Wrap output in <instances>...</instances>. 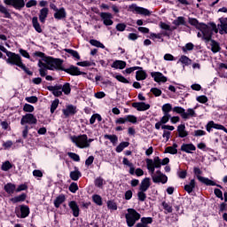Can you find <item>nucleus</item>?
<instances>
[{
    "label": "nucleus",
    "mask_w": 227,
    "mask_h": 227,
    "mask_svg": "<svg viewBox=\"0 0 227 227\" xmlns=\"http://www.w3.org/2000/svg\"><path fill=\"white\" fill-rule=\"evenodd\" d=\"M7 58L8 59H6V63L19 67V68L24 70L27 75H33L32 71H30L29 68H27L26 65L22 63V58H20V55L11 51L7 53Z\"/></svg>",
    "instance_id": "nucleus-1"
},
{
    "label": "nucleus",
    "mask_w": 227,
    "mask_h": 227,
    "mask_svg": "<svg viewBox=\"0 0 227 227\" xmlns=\"http://www.w3.org/2000/svg\"><path fill=\"white\" fill-rule=\"evenodd\" d=\"M43 61L39 60L38 67L39 68H46L47 70H58V67L63 65L61 59H54L52 57H44Z\"/></svg>",
    "instance_id": "nucleus-2"
},
{
    "label": "nucleus",
    "mask_w": 227,
    "mask_h": 227,
    "mask_svg": "<svg viewBox=\"0 0 227 227\" xmlns=\"http://www.w3.org/2000/svg\"><path fill=\"white\" fill-rule=\"evenodd\" d=\"M199 31L202 32V40H205L206 43L212 42V35L214 33H219L217 25L214 22L209 23V26L204 23Z\"/></svg>",
    "instance_id": "nucleus-3"
},
{
    "label": "nucleus",
    "mask_w": 227,
    "mask_h": 227,
    "mask_svg": "<svg viewBox=\"0 0 227 227\" xmlns=\"http://www.w3.org/2000/svg\"><path fill=\"white\" fill-rule=\"evenodd\" d=\"M147 169L151 173H155V168L157 169H160L162 166H166V164H169V158H164L160 160V158L158 156L154 157L153 160L146 159L145 160Z\"/></svg>",
    "instance_id": "nucleus-4"
},
{
    "label": "nucleus",
    "mask_w": 227,
    "mask_h": 227,
    "mask_svg": "<svg viewBox=\"0 0 227 227\" xmlns=\"http://www.w3.org/2000/svg\"><path fill=\"white\" fill-rule=\"evenodd\" d=\"M127 212L128 213L125 215L127 226L132 227L141 219V214L134 208H128Z\"/></svg>",
    "instance_id": "nucleus-5"
},
{
    "label": "nucleus",
    "mask_w": 227,
    "mask_h": 227,
    "mask_svg": "<svg viewBox=\"0 0 227 227\" xmlns=\"http://www.w3.org/2000/svg\"><path fill=\"white\" fill-rule=\"evenodd\" d=\"M193 173L195 176H197L199 182H200L201 184H204V185H209L213 187L215 186V187H219L220 189H223V187L220 184H217L215 182L210 180L207 177L201 176V175H203V171L200 168L194 167Z\"/></svg>",
    "instance_id": "nucleus-6"
},
{
    "label": "nucleus",
    "mask_w": 227,
    "mask_h": 227,
    "mask_svg": "<svg viewBox=\"0 0 227 227\" xmlns=\"http://www.w3.org/2000/svg\"><path fill=\"white\" fill-rule=\"evenodd\" d=\"M71 140L76 145L77 148H90V144H88V135L86 134L72 137Z\"/></svg>",
    "instance_id": "nucleus-7"
},
{
    "label": "nucleus",
    "mask_w": 227,
    "mask_h": 227,
    "mask_svg": "<svg viewBox=\"0 0 227 227\" xmlns=\"http://www.w3.org/2000/svg\"><path fill=\"white\" fill-rule=\"evenodd\" d=\"M57 70H61L62 72H66L69 74V75H86V73L81 71L79 67L75 66H70L69 68L63 67V65L59 66Z\"/></svg>",
    "instance_id": "nucleus-8"
},
{
    "label": "nucleus",
    "mask_w": 227,
    "mask_h": 227,
    "mask_svg": "<svg viewBox=\"0 0 227 227\" xmlns=\"http://www.w3.org/2000/svg\"><path fill=\"white\" fill-rule=\"evenodd\" d=\"M129 12H135L138 15H144L145 17H150L152 15V12L148 9L137 6V4H132L131 5H129Z\"/></svg>",
    "instance_id": "nucleus-9"
},
{
    "label": "nucleus",
    "mask_w": 227,
    "mask_h": 227,
    "mask_svg": "<svg viewBox=\"0 0 227 227\" xmlns=\"http://www.w3.org/2000/svg\"><path fill=\"white\" fill-rule=\"evenodd\" d=\"M38 120L33 114H26L20 120V125H36Z\"/></svg>",
    "instance_id": "nucleus-10"
},
{
    "label": "nucleus",
    "mask_w": 227,
    "mask_h": 227,
    "mask_svg": "<svg viewBox=\"0 0 227 227\" xmlns=\"http://www.w3.org/2000/svg\"><path fill=\"white\" fill-rule=\"evenodd\" d=\"M29 207L27 205H20V208L15 207V214L19 219H26L29 215Z\"/></svg>",
    "instance_id": "nucleus-11"
},
{
    "label": "nucleus",
    "mask_w": 227,
    "mask_h": 227,
    "mask_svg": "<svg viewBox=\"0 0 227 227\" xmlns=\"http://www.w3.org/2000/svg\"><path fill=\"white\" fill-rule=\"evenodd\" d=\"M99 17L103 20L105 26H113V14H111V12H100Z\"/></svg>",
    "instance_id": "nucleus-12"
},
{
    "label": "nucleus",
    "mask_w": 227,
    "mask_h": 227,
    "mask_svg": "<svg viewBox=\"0 0 227 227\" xmlns=\"http://www.w3.org/2000/svg\"><path fill=\"white\" fill-rule=\"evenodd\" d=\"M62 113L66 118H68V116H74V114L77 113V107L74 105H68L62 110Z\"/></svg>",
    "instance_id": "nucleus-13"
},
{
    "label": "nucleus",
    "mask_w": 227,
    "mask_h": 227,
    "mask_svg": "<svg viewBox=\"0 0 227 227\" xmlns=\"http://www.w3.org/2000/svg\"><path fill=\"white\" fill-rule=\"evenodd\" d=\"M47 90L49 91H51L52 95L54 97H61L63 95V92L61 90V84H56L54 86H48Z\"/></svg>",
    "instance_id": "nucleus-14"
},
{
    "label": "nucleus",
    "mask_w": 227,
    "mask_h": 227,
    "mask_svg": "<svg viewBox=\"0 0 227 227\" xmlns=\"http://www.w3.org/2000/svg\"><path fill=\"white\" fill-rule=\"evenodd\" d=\"M151 77H153L155 82H168V77L164 76L160 72L151 73Z\"/></svg>",
    "instance_id": "nucleus-15"
},
{
    "label": "nucleus",
    "mask_w": 227,
    "mask_h": 227,
    "mask_svg": "<svg viewBox=\"0 0 227 227\" xmlns=\"http://www.w3.org/2000/svg\"><path fill=\"white\" fill-rule=\"evenodd\" d=\"M220 24H218L219 33L221 35H227V18H220Z\"/></svg>",
    "instance_id": "nucleus-16"
},
{
    "label": "nucleus",
    "mask_w": 227,
    "mask_h": 227,
    "mask_svg": "<svg viewBox=\"0 0 227 227\" xmlns=\"http://www.w3.org/2000/svg\"><path fill=\"white\" fill-rule=\"evenodd\" d=\"M131 106L137 109V111H148V109H150V104L145 102H134Z\"/></svg>",
    "instance_id": "nucleus-17"
},
{
    "label": "nucleus",
    "mask_w": 227,
    "mask_h": 227,
    "mask_svg": "<svg viewBox=\"0 0 227 227\" xmlns=\"http://www.w3.org/2000/svg\"><path fill=\"white\" fill-rule=\"evenodd\" d=\"M53 17L56 20H63V19H67V10H65L64 7L59 8L55 11Z\"/></svg>",
    "instance_id": "nucleus-18"
},
{
    "label": "nucleus",
    "mask_w": 227,
    "mask_h": 227,
    "mask_svg": "<svg viewBox=\"0 0 227 227\" xmlns=\"http://www.w3.org/2000/svg\"><path fill=\"white\" fill-rule=\"evenodd\" d=\"M153 182L154 184H167L168 183V176H157L155 172L151 173Z\"/></svg>",
    "instance_id": "nucleus-19"
},
{
    "label": "nucleus",
    "mask_w": 227,
    "mask_h": 227,
    "mask_svg": "<svg viewBox=\"0 0 227 227\" xmlns=\"http://www.w3.org/2000/svg\"><path fill=\"white\" fill-rule=\"evenodd\" d=\"M68 205H69V208L73 212L74 217H79L81 209L79 208V205H77V202H75V200H71Z\"/></svg>",
    "instance_id": "nucleus-20"
},
{
    "label": "nucleus",
    "mask_w": 227,
    "mask_h": 227,
    "mask_svg": "<svg viewBox=\"0 0 227 227\" xmlns=\"http://www.w3.org/2000/svg\"><path fill=\"white\" fill-rule=\"evenodd\" d=\"M153 223V218L152 217H142L140 223H137L135 227H150L148 224Z\"/></svg>",
    "instance_id": "nucleus-21"
},
{
    "label": "nucleus",
    "mask_w": 227,
    "mask_h": 227,
    "mask_svg": "<svg viewBox=\"0 0 227 227\" xmlns=\"http://www.w3.org/2000/svg\"><path fill=\"white\" fill-rule=\"evenodd\" d=\"M181 152H185V153H192V152H196V145L193 144H183L181 145Z\"/></svg>",
    "instance_id": "nucleus-22"
},
{
    "label": "nucleus",
    "mask_w": 227,
    "mask_h": 227,
    "mask_svg": "<svg viewBox=\"0 0 227 227\" xmlns=\"http://www.w3.org/2000/svg\"><path fill=\"white\" fill-rule=\"evenodd\" d=\"M150 177H145L141 181V184L139 185V191H143L145 192L148 191V189H150Z\"/></svg>",
    "instance_id": "nucleus-23"
},
{
    "label": "nucleus",
    "mask_w": 227,
    "mask_h": 227,
    "mask_svg": "<svg viewBox=\"0 0 227 227\" xmlns=\"http://www.w3.org/2000/svg\"><path fill=\"white\" fill-rule=\"evenodd\" d=\"M177 133H178V137H187L189 136V132L185 129V124H180L177 127Z\"/></svg>",
    "instance_id": "nucleus-24"
},
{
    "label": "nucleus",
    "mask_w": 227,
    "mask_h": 227,
    "mask_svg": "<svg viewBox=\"0 0 227 227\" xmlns=\"http://www.w3.org/2000/svg\"><path fill=\"white\" fill-rule=\"evenodd\" d=\"M47 15H49V8L44 7L40 10L39 13V20L42 24L45 23V20L47 19Z\"/></svg>",
    "instance_id": "nucleus-25"
},
{
    "label": "nucleus",
    "mask_w": 227,
    "mask_h": 227,
    "mask_svg": "<svg viewBox=\"0 0 227 227\" xmlns=\"http://www.w3.org/2000/svg\"><path fill=\"white\" fill-rule=\"evenodd\" d=\"M66 200H67V198L65 197V195H63V194L59 195L54 200L55 208H59V207H61L62 203H65Z\"/></svg>",
    "instance_id": "nucleus-26"
},
{
    "label": "nucleus",
    "mask_w": 227,
    "mask_h": 227,
    "mask_svg": "<svg viewBox=\"0 0 227 227\" xmlns=\"http://www.w3.org/2000/svg\"><path fill=\"white\" fill-rule=\"evenodd\" d=\"M74 169V171L70 172V178L71 180L77 182V180H79V178L82 176V174H81V171H79V168H77V167H75Z\"/></svg>",
    "instance_id": "nucleus-27"
},
{
    "label": "nucleus",
    "mask_w": 227,
    "mask_h": 227,
    "mask_svg": "<svg viewBox=\"0 0 227 227\" xmlns=\"http://www.w3.org/2000/svg\"><path fill=\"white\" fill-rule=\"evenodd\" d=\"M196 112L192 108H188L187 111L183 114V120H189V118H195Z\"/></svg>",
    "instance_id": "nucleus-28"
},
{
    "label": "nucleus",
    "mask_w": 227,
    "mask_h": 227,
    "mask_svg": "<svg viewBox=\"0 0 227 227\" xmlns=\"http://www.w3.org/2000/svg\"><path fill=\"white\" fill-rule=\"evenodd\" d=\"M137 70L138 71L136 72L137 81H145V79H146V77H148V74L143 69H137Z\"/></svg>",
    "instance_id": "nucleus-29"
},
{
    "label": "nucleus",
    "mask_w": 227,
    "mask_h": 227,
    "mask_svg": "<svg viewBox=\"0 0 227 227\" xmlns=\"http://www.w3.org/2000/svg\"><path fill=\"white\" fill-rule=\"evenodd\" d=\"M125 67H127V62L123 61V60H115L113 64H112V68H120V70H123V68H125Z\"/></svg>",
    "instance_id": "nucleus-30"
},
{
    "label": "nucleus",
    "mask_w": 227,
    "mask_h": 227,
    "mask_svg": "<svg viewBox=\"0 0 227 227\" xmlns=\"http://www.w3.org/2000/svg\"><path fill=\"white\" fill-rule=\"evenodd\" d=\"M172 24L178 27V26H187V21H185V18L184 16L177 17Z\"/></svg>",
    "instance_id": "nucleus-31"
},
{
    "label": "nucleus",
    "mask_w": 227,
    "mask_h": 227,
    "mask_svg": "<svg viewBox=\"0 0 227 227\" xmlns=\"http://www.w3.org/2000/svg\"><path fill=\"white\" fill-rule=\"evenodd\" d=\"M195 187H196V181L194 179H192L190 184L184 185V191H186L188 194H191V192L194 191Z\"/></svg>",
    "instance_id": "nucleus-32"
},
{
    "label": "nucleus",
    "mask_w": 227,
    "mask_h": 227,
    "mask_svg": "<svg viewBox=\"0 0 227 227\" xmlns=\"http://www.w3.org/2000/svg\"><path fill=\"white\" fill-rule=\"evenodd\" d=\"M26 198H27V195L26 193H22L21 195L12 198L11 201L12 203H20L22 201H26Z\"/></svg>",
    "instance_id": "nucleus-33"
},
{
    "label": "nucleus",
    "mask_w": 227,
    "mask_h": 227,
    "mask_svg": "<svg viewBox=\"0 0 227 227\" xmlns=\"http://www.w3.org/2000/svg\"><path fill=\"white\" fill-rule=\"evenodd\" d=\"M188 22L189 24H191V26H194V27H196V29H199V30L205 24V23H200V21H198L195 18H189Z\"/></svg>",
    "instance_id": "nucleus-34"
},
{
    "label": "nucleus",
    "mask_w": 227,
    "mask_h": 227,
    "mask_svg": "<svg viewBox=\"0 0 227 227\" xmlns=\"http://www.w3.org/2000/svg\"><path fill=\"white\" fill-rule=\"evenodd\" d=\"M4 189L7 194H13V192H15L16 186L12 183H8L4 185Z\"/></svg>",
    "instance_id": "nucleus-35"
},
{
    "label": "nucleus",
    "mask_w": 227,
    "mask_h": 227,
    "mask_svg": "<svg viewBox=\"0 0 227 227\" xmlns=\"http://www.w3.org/2000/svg\"><path fill=\"white\" fill-rule=\"evenodd\" d=\"M32 25L37 33H42L43 30L40 23L38 22V17H34L32 19Z\"/></svg>",
    "instance_id": "nucleus-36"
},
{
    "label": "nucleus",
    "mask_w": 227,
    "mask_h": 227,
    "mask_svg": "<svg viewBox=\"0 0 227 227\" xmlns=\"http://www.w3.org/2000/svg\"><path fill=\"white\" fill-rule=\"evenodd\" d=\"M24 6H26V3L24 2V0H13L12 7L15 8V10H22Z\"/></svg>",
    "instance_id": "nucleus-37"
},
{
    "label": "nucleus",
    "mask_w": 227,
    "mask_h": 227,
    "mask_svg": "<svg viewBox=\"0 0 227 227\" xmlns=\"http://www.w3.org/2000/svg\"><path fill=\"white\" fill-rule=\"evenodd\" d=\"M61 91L64 93V95H70L72 92V87L70 86V83L66 82L64 85H61Z\"/></svg>",
    "instance_id": "nucleus-38"
},
{
    "label": "nucleus",
    "mask_w": 227,
    "mask_h": 227,
    "mask_svg": "<svg viewBox=\"0 0 227 227\" xmlns=\"http://www.w3.org/2000/svg\"><path fill=\"white\" fill-rule=\"evenodd\" d=\"M0 13H3L4 19H12V14L10 13V11L3 4H0Z\"/></svg>",
    "instance_id": "nucleus-39"
},
{
    "label": "nucleus",
    "mask_w": 227,
    "mask_h": 227,
    "mask_svg": "<svg viewBox=\"0 0 227 227\" xmlns=\"http://www.w3.org/2000/svg\"><path fill=\"white\" fill-rule=\"evenodd\" d=\"M211 51L215 54V52H219L221 51V46H219V43L215 42V40H211Z\"/></svg>",
    "instance_id": "nucleus-40"
},
{
    "label": "nucleus",
    "mask_w": 227,
    "mask_h": 227,
    "mask_svg": "<svg viewBox=\"0 0 227 227\" xmlns=\"http://www.w3.org/2000/svg\"><path fill=\"white\" fill-rule=\"evenodd\" d=\"M64 51L65 52H67V54H70V56H72L75 59H81V56L79 55V52H77V51L72 49H65Z\"/></svg>",
    "instance_id": "nucleus-41"
},
{
    "label": "nucleus",
    "mask_w": 227,
    "mask_h": 227,
    "mask_svg": "<svg viewBox=\"0 0 227 227\" xmlns=\"http://www.w3.org/2000/svg\"><path fill=\"white\" fill-rule=\"evenodd\" d=\"M23 130H22V137L23 139H27V134H29V130L33 129V126H29V124L23 125Z\"/></svg>",
    "instance_id": "nucleus-42"
},
{
    "label": "nucleus",
    "mask_w": 227,
    "mask_h": 227,
    "mask_svg": "<svg viewBox=\"0 0 227 227\" xmlns=\"http://www.w3.org/2000/svg\"><path fill=\"white\" fill-rule=\"evenodd\" d=\"M130 145V143L129 142H121L115 149V152H117V153H121L122 150H125V148L129 147V145Z\"/></svg>",
    "instance_id": "nucleus-43"
},
{
    "label": "nucleus",
    "mask_w": 227,
    "mask_h": 227,
    "mask_svg": "<svg viewBox=\"0 0 227 227\" xmlns=\"http://www.w3.org/2000/svg\"><path fill=\"white\" fill-rule=\"evenodd\" d=\"M161 109L163 111V114H169V113L173 111V106H171V104L167 103L162 106Z\"/></svg>",
    "instance_id": "nucleus-44"
},
{
    "label": "nucleus",
    "mask_w": 227,
    "mask_h": 227,
    "mask_svg": "<svg viewBox=\"0 0 227 227\" xmlns=\"http://www.w3.org/2000/svg\"><path fill=\"white\" fill-rule=\"evenodd\" d=\"M13 168V165L10 162V160H6L3 162L1 169L2 171H10Z\"/></svg>",
    "instance_id": "nucleus-45"
},
{
    "label": "nucleus",
    "mask_w": 227,
    "mask_h": 227,
    "mask_svg": "<svg viewBox=\"0 0 227 227\" xmlns=\"http://www.w3.org/2000/svg\"><path fill=\"white\" fill-rule=\"evenodd\" d=\"M90 45H93V47H99V49H106V46L104 45V43H100L98 40L90 39Z\"/></svg>",
    "instance_id": "nucleus-46"
},
{
    "label": "nucleus",
    "mask_w": 227,
    "mask_h": 227,
    "mask_svg": "<svg viewBox=\"0 0 227 227\" xmlns=\"http://www.w3.org/2000/svg\"><path fill=\"white\" fill-rule=\"evenodd\" d=\"M211 121V126L213 129H216V130H223V132H226L227 134V129L221 125V124H217L215 122H214V121Z\"/></svg>",
    "instance_id": "nucleus-47"
},
{
    "label": "nucleus",
    "mask_w": 227,
    "mask_h": 227,
    "mask_svg": "<svg viewBox=\"0 0 227 227\" xmlns=\"http://www.w3.org/2000/svg\"><path fill=\"white\" fill-rule=\"evenodd\" d=\"M161 205L165 210V214H171L173 212V207L168 205V202L163 201Z\"/></svg>",
    "instance_id": "nucleus-48"
},
{
    "label": "nucleus",
    "mask_w": 227,
    "mask_h": 227,
    "mask_svg": "<svg viewBox=\"0 0 227 227\" xmlns=\"http://www.w3.org/2000/svg\"><path fill=\"white\" fill-rule=\"evenodd\" d=\"M105 139H109L113 143V145H116L118 143V136L116 135H105Z\"/></svg>",
    "instance_id": "nucleus-49"
},
{
    "label": "nucleus",
    "mask_w": 227,
    "mask_h": 227,
    "mask_svg": "<svg viewBox=\"0 0 227 227\" xmlns=\"http://www.w3.org/2000/svg\"><path fill=\"white\" fill-rule=\"evenodd\" d=\"M58 106H59V99H55L51 106V114H54V111L58 109Z\"/></svg>",
    "instance_id": "nucleus-50"
},
{
    "label": "nucleus",
    "mask_w": 227,
    "mask_h": 227,
    "mask_svg": "<svg viewBox=\"0 0 227 227\" xmlns=\"http://www.w3.org/2000/svg\"><path fill=\"white\" fill-rule=\"evenodd\" d=\"M172 111L174 113H177V114H181V118H183V114H184L185 113V109L181 106H175L174 108H172Z\"/></svg>",
    "instance_id": "nucleus-51"
},
{
    "label": "nucleus",
    "mask_w": 227,
    "mask_h": 227,
    "mask_svg": "<svg viewBox=\"0 0 227 227\" xmlns=\"http://www.w3.org/2000/svg\"><path fill=\"white\" fill-rule=\"evenodd\" d=\"M67 155L70 157V159L74 160V162H79L81 160V157L75 153H68Z\"/></svg>",
    "instance_id": "nucleus-52"
},
{
    "label": "nucleus",
    "mask_w": 227,
    "mask_h": 227,
    "mask_svg": "<svg viewBox=\"0 0 227 227\" xmlns=\"http://www.w3.org/2000/svg\"><path fill=\"white\" fill-rule=\"evenodd\" d=\"M92 200L96 205H98V207H102V197L100 195H93Z\"/></svg>",
    "instance_id": "nucleus-53"
},
{
    "label": "nucleus",
    "mask_w": 227,
    "mask_h": 227,
    "mask_svg": "<svg viewBox=\"0 0 227 227\" xmlns=\"http://www.w3.org/2000/svg\"><path fill=\"white\" fill-rule=\"evenodd\" d=\"M179 61L181 63H183L184 65H191L192 63V60L191 59H189V57L185 56V55H183L180 59H179Z\"/></svg>",
    "instance_id": "nucleus-54"
},
{
    "label": "nucleus",
    "mask_w": 227,
    "mask_h": 227,
    "mask_svg": "<svg viewBox=\"0 0 227 227\" xmlns=\"http://www.w3.org/2000/svg\"><path fill=\"white\" fill-rule=\"evenodd\" d=\"M69 191L70 192H73V194H75L77 191H79V186L77 185V183H71L69 185Z\"/></svg>",
    "instance_id": "nucleus-55"
},
{
    "label": "nucleus",
    "mask_w": 227,
    "mask_h": 227,
    "mask_svg": "<svg viewBox=\"0 0 227 227\" xmlns=\"http://www.w3.org/2000/svg\"><path fill=\"white\" fill-rule=\"evenodd\" d=\"M78 67H95V63L90 62L88 60L82 61V62H77L76 64Z\"/></svg>",
    "instance_id": "nucleus-56"
},
{
    "label": "nucleus",
    "mask_w": 227,
    "mask_h": 227,
    "mask_svg": "<svg viewBox=\"0 0 227 227\" xmlns=\"http://www.w3.org/2000/svg\"><path fill=\"white\" fill-rule=\"evenodd\" d=\"M145 192L139 190V192H137L138 201H145L146 200V193H145Z\"/></svg>",
    "instance_id": "nucleus-57"
},
{
    "label": "nucleus",
    "mask_w": 227,
    "mask_h": 227,
    "mask_svg": "<svg viewBox=\"0 0 227 227\" xmlns=\"http://www.w3.org/2000/svg\"><path fill=\"white\" fill-rule=\"evenodd\" d=\"M107 207L110 210H118V205H116L113 200L107 201Z\"/></svg>",
    "instance_id": "nucleus-58"
},
{
    "label": "nucleus",
    "mask_w": 227,
    "mask_h": 227,
    "mask_svg": "<svg viewBox=\"0 0 227 227\" xmlns=\"http://www.w3.org/2000/svg\"><path fill=\"white\" fill-rule=\"evenodd\" d=\"M25 100L29 104H36V102H38V98L36 96L27 97Z\"/></svg>",
    "instance_id": "nucleus-59"
},
{
    "label": "nucleus",
    "mask_w": 227,
    "mask_h": 227,
    "mask_svg": "<svg viewBox=\"0 0 227 227\" xmlns=\"http://www.w3.org/2000/svg\"><path fill=\"white\" fill-rule=\"evenodd\" d=\"M23 111H25V113H33V111H35V106L29 104H25Z\"/></svg>",
    "instance_id": "nucleus-60"
},
{
    "label": "nucleus",
    "mask_w": 227,
    "mask_h": 227,
    "mask_svg": "<svg viewBox=\"0 0 227 227\" xmlns=\"http://www.w3.org/2000/svg\"><path fill=\"white\" fill-rule=\"evenodd\" d=\"M94 184H95L96 187L102 188V186L104 185V178H102V177L96 178L94 181Z\"/></svg>",
    "instance_id": "nucleus-61"
},
{
    "label": "nucleus",
    "mask_w": 227,
    "mask_h": 227,
    "mask_svg": "<svg viewBox=\"0 0 227 227\" xmlns=\"http://www.w3.org/2000/svg\"><path fill=\"white\" fill-rule=\"evenodd\" d=\"M126 121L129 123H137V117L135 115H126Z\"/></svg>",
    "instance_id": "nucleus-62"
},
{
    "label": "nucleus",
    "mask_w": 227,
    "mask_h": 227,
    "mask_svg": "<svg viewBox=\"0 0 227 227\" xmlns=\"http://www.w3.org/2000/svg\"><path fill=\"white\" fill-rule=\"evenodd\" d=\"M151 93H153V95H154V97H160V95H162V90H160L158 88H152Z\"/></svg>",
    "instance_id": "nucleus-63"
},
{
    "label": "nucleus",
    "mask_w": 227,
    "mask_h": 227,
    "mask_svg": "<svg viewBox=\"0 0 227 227\" xmlns=\"http://www.w3.org/2000/svg\"><path fill=\"white\" fill-rule=\"evenodd\" d=\"M214 193L216 196V198H219L222 201L223 200H224V197H223V191H221L220 189L215 188L214 190Z\"/></svg>",
    "instance_id": "nucleus-64"
}]
</instances>
